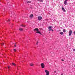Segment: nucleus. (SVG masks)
Masks as SVG:
<instances>
[{"label": "nucleus", "mask_w": 75, "mask_h": 75, "mask_svg": "<svg viewBox=\"0 0 75 75\" xmlns=\"http://www.w3.org/2000/svg\"><path fill=\"white\" fill-rule=\"evenodd\" d=\"M52 26H49L48 27V29H49V31H54V30H52Z\"/></svg>", "instance_id": "f257e3e1"}, {"label": "nucleus", "mask_w": 75, "mask_h": 75, "mask_svg": "<svg viewBox=\"0 0 75 75\" xmlns=\"http://www.w3.org/2000/svg\"><path fill=\"white\" fill-rule=\"evenodd\" d=\"M41 67L42 68H44V67H45V65L44 63H42L41 64Z\"/></svg>", "instance_id": "f03ea898"}, {"label": "nucleus", "mask_w": 75, "mask_h": 75, "mask_svg": "<svg viewBox=\"0 0 75 75\" xmlns=\"http://www.w3.org/2000/svg\"><path fill=\"white\" fill-rule=\"evenodd\" d=\"M45 72H46V75H49V72L47 70H45Z\"/></svg>", "instance_id": "7ed1b4c3"}, {"label": "nucleus", "mask_w": 75, "mask_h": 75, "mask_svg": "<svg viewBox=\"0 0 75 75\" xmlns=\"http://www.w3.org/2000/svg\"><path fill=\"white\" fill-rule=\"evenodd\" d=\"M38 18L39 21H41L42 20V17L41 16H38Z\"/></svg>", "instance_id": "20e7f679"}, {"label": "nucleus", "mask_w": 75, "mask_h": 75, "mask_svg": "<svg viewBox=\"0 0 75 75\" xmlns=\"http://www.w3.org/2000/svg\"><path fill=\"white\" fill-rule=\"evenodd\" d=\"M34 31H39V30L38 28H35L33 30Z\"/></svg>", "instance_id": "39448f33"}, {"label": "nucleus", "mask_w": 75, "mask_h": 75, "mask_svg": "<svg viewBox=\"0 0 75 75\" xmlns=\"http://www.w3.org/2000/svg\"><path fill=\"white\" fill-rule=\"evenodd\" d=\"M72 30H70L69 32V36H71V34H72Z\"/></svg>", "instance_id": "423d86ee"}, {"label": "nucleus", "mask_w": 75, "mask_h": 75, "mask_svg": "<svg viewBox=\"0 0 75 75\" xmlns=\"http://www.w3.org/2000/svg\"><path fill=\"white\" fill-rule=\"evenodd\" d=\"M68 0H65V1L64 2V4L65 5H67V1H68Z\"/></svg>", "instance_id": "0eeeda50"}, {"label": "nucleus", "mask_w": 75, "mask_h": 75, "mask_svg": "<svg viewBox=\"0 0 75 75\" xmlns=\"http://www.w3.org/2000/svg\"><path fill=\"white\" fill-rule=\"evenodd\" d=\"M33 17V14H31L30 16V18H32Z\"/></svg>", "instance_id": "6e6552de"}, {"label": "nucleus", "mask_w": 75, "mask_h": 75, "mask_svg": "<svg viewBox=\"0 0 75 75\" xmlns=\"http://www.w3.org/2000/svg\"><path fill=\"white\" fill-rule=\"evenodd\" d=\"M19 30H20V31H23V29L22 28H19Z\"/></svg>", "instance_id": "1a4fd4ad"}, {"label": "nucleus", "mask_w": 75, "mask_h": 75, "mask_svg": "<svg viewBox=\"0 0 75 75\" xmlns=\"http://www.w3.org/2000/svg\"><path fill=\"white\" fill-rule=\"evenodd\" d=\"M36 33H38V34H41V32L40 31H37L36 32Z\"/></svg>", "instance_id": "9d476101"}, {"label": "nucleus", "mask_w": 75, "mask_h": 75, "mask_svg": "<svg viewBox=\"0 0 75 75\" xmlns=\"http://www.w3.org/2000/svg\"><path fill=\"white\" fill-rule=\"evenodd\" d=\"M38 1L41 2H43V0H38Z\"/></svg>", "instance_id": "9b49d317"}, {"label": "nucleus", "mask_w": 75, "mask_h": 75, "mask_svg": "<svg viewBox=\"0 0 75 75\" xmlns=\"http://www.w3.org/2000/svg\"><path fill=\"white\" fill-rule=\"evenodd\" d=\"M30 65L31 67H33L34 66V64L32 63L30 64Z\"/></svg>", "instance_id": "f8f14e48"}, {"label": "nucleus", "mask_w": 75, "mask_h": 75, "mask_svg": "<svg viewBox=\"0 0 75 75\" xmlns=\"http://www.w3.org/2000/svg\"><path fill=\"white\" fill-rule=\"evenodd\" d=\"M63 33H65V32H66V30H65V29H63Z\"/></svg>", "instance_id": "ddd939ff"}, {"label": "nucleus", "mask_w": 75, "mask_h": 75, "mask_svg": "<svg viewBox=\"0 0 75 75\" xmlns=\"http://www.w3.org/2000/svg\"><path fill=\"white\" fill-rule=\"evenodd\" d=\"M60 34L61 35H63V34H64V33L62 32H60Z\"/></svg>", "instance_id": "4468645a"}, {"label": "nucleus", "mask_w": 75, "mask_h": 75, "mask_svg": "<svg viewBox=\"0 0 75 75\" xmlns=\"http://www.w3.org/2000/svg\"><path fill=\"white\" fill-rule=\"evenodd\" d=\"M12 65H14V66H15V67H16V66L17 65L16 64L14 63H12Z\"/></svg>", "instance_id": "2eb2a0df"}, {"label": "nucleus", "mask_w": 75, "mask_h": 75, "mask_svg": "<svg viewBox=\"0 0 75 75\" xmlns=\"http://www.w3.org/2000/svg\"><path fill=\"white\" fill-rule=\"evenodd\" d=\"M31 1H28V3H31Z\"/></svg>", "instance_id": "dca6fc26"}, {"label": "nucleus", "mask_w": 75, "mask_h": 75, "mask_svg": "<svg viewBox=\"0 0 75 75\" xmlns=\"http://www.w3.org/2000/svg\"><path fill=\"white\" fill-rule=\"evenodd\" d=\"M63 11L64 12H66V10H65V9H64L63 10Z\"/></svg>", "instance_id": "f3484780"}, {"label": "nucleus", "mask_w": 75, "mask_h": 75, "mask_svg": "<svg viewBox=\"0 0 75 75\" xmlns=\"http://www.w3.org/2000/svg\"><path fill=\"white\" fill-rule=\"evenodd\" d=\"M62 10L64 9V8L63 7V6H62Z\"/></svg>", "instance_id": "a211bd4d"}, {"label": "nucleus", "mask_w": 75, "mask_h": 75, "mask_svg": "<svg viewBox=\"0 0 75 75\" xmlns=\"http://www.w3.org/2000/svg\"><path fill=\"white\" fill-rule=\"evenodd\" d=\"M21 26H22V27H25V25H21Z\"/></svg>", "instance_id": "6ab92c4d"}, {"label": "nucleus", "mask_w": 75, "mask_h": 75, "mask_svg": "<svg viewBox=\"0 0 75 75\" xmlns=\"http://www.w3.org/2000/svg\"><path fill=\"white\" fill-rule=\"evenodd\" d=\"M1 45H4V43H3L1 44Z\"/></svg>", "instance_id": "aec40b11"}, {"label": "nucleus", "mask_w": 75, "mask_h": 75, "mask_svg": "<svg viewBox=\"0 0 75 75\" xmlns=\"http://www.w3.org/2000/svg\"><path fill=\"white\" fill-rule=\"evenodd\" d=\"M14 47H16V43H15V45H14Z\"/></svg>", "instance_id": "412c9836"}, {"label": "nucleus", "mask_w": 75, "mask_h": 75, "mask_svg": "<svg viewBox=\"0 0 75 75\" xmlns=\"http://www.w3.org/2000/svg\"><path fill=\"white\" fill-rule=\"evenodd\" d=\"M13 50H14V51H15V52H16V49H13Z\"/></svg>", "instance_id": "4be33fe9"}, {"label": "nucleus", "mask_w": 75, "mask_h": 75, "mask_svg": "<svg viewBox=\"0 0 75 75\" xmlns=\"http://www.w3.org/2000/svg\"><path fill=\"white\" fill-rule=\"evenodd\" d=\"M8 69H9L10 68V67L9 66H8Z\"/></svg>", "instance_id": "5701e85b"}, {"label": "nucleus", "mask_w": 75, "mask_h": 75, "mask_svg": "<svg viewBox=\"0 0 75 75\" xmlns=\"http://www.w3.org/2000/svg\"><path fill=\"white\" fill-rule=\"evenodd\" d=\"M38 42H37L36 43V45H38Z\"/></svg>", "instance_id": "b1692460"}, {"label": "nucleus", "mask_w": 75, "mask_h": 75, "mask_svg": "<svg viewBox=\"0 0 75 75\" xmlns=\"http://www.w3.org/2000/svg\"><path fill=\"white\" fill-rule=\"evenodd\" d=\"M10 21V19H8V22H9V21Z\"/></svg>", "instance_id": "393cba45"}, {"label": "nucleus", "mask_w": 75, "mask_h": 75, "mask_svg": "<svg viewBox=\"0 0 75 75\" xmlns=\"http://www.w3.org/2000/svg\"><path fill=\"white\" fill-rule=\"evenodd\" d=\"M73 51H75V49H73Z\"/></svg>", "instance_id": "a878e982"}, {"label": "nucleus", "mask_w": 75, "mask_h": 75, "mask_svg": "<svg viewBox=\"0 0 75 75\" xmlns=\"http://www.w3.org/2000/svg\"><path fill=\"white\" fill-rule=\"evenodd\" d=\"M74 35H75V31L74 32Z\"/></svg>", "instance_id": "bb28decb"}, {"label": "nucleus", "mask_w": 75, "mask_h": 75, "mask_svg": "<svg viewBox=\"0 0 75 75\" xmlns=\"http://www.w3.org/2000/svg\"><path fill=\"white\" fill-rule=\"evenodd\" d=\"M62 61H64V59H62Z\"/></svg>", "instance_id": "cd10ccee"}, {"label": "nucleus", "mask_w": 75, "mask_h": 75, "mask_svg": "<svg viewBox=\"0 0 75 75\" xmlns=\"http://www.w3.org/2000/svg\"><path fill=\"white\" fill-rule=\"evenodd\" d=\"M54 72H55V73H56V71H54Z\"/></svg>", "instance_id": "c85d7f7f"}, {"label": "nucleus", "mask_w": 75, "mask_h": 75, "mask_svg": "<svg viewBox=\"0 0 75 75\" xmlns=\"http://www.w3.org/2000/svg\"><path fill=\"white\" fill-rule=\"evenodd\" d=\"M61 75H63V74H62Z\"/></svg>", "instance_id": "c756f323"}, {"label": "nucleus", "mask_w": 75, "mask_h": 75, "mask_svg": "<svg viewBox=\"0 0 75 75\" xmlns=\"http://www.w3.org/2000/svg\"><path fill=\"white\" fill-rule=\"evenodd\" d=\"M74 67H75V65H74Z\"/></svg>", "instance_id": "7c9ffc66"}]
</instances>
